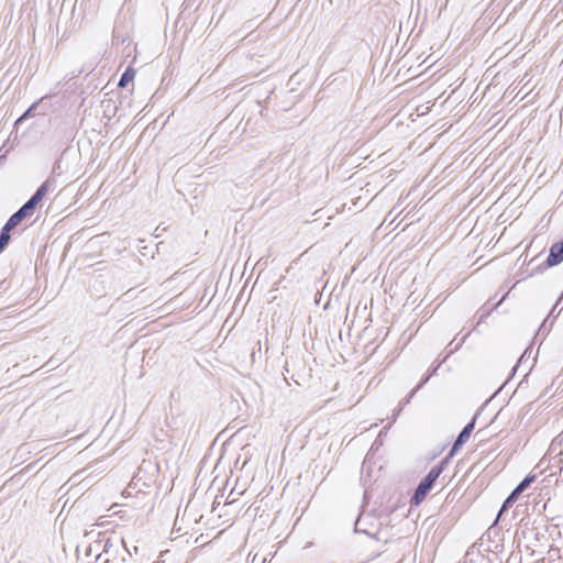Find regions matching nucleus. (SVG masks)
I'll use <instances>...</instances> for the list:
<instances>
[{
	"label": "nucleus",
	"mask_w": 563,
	"mask_h": 563,
	"mask_svg": "<svg viewBox=\"0 0 563 563\" xmlns=\"http://www.w3.org/2000/svg\"><path fill=\"white\" fill-rule=\"evenodd\" d=\"M448 462V459H443L439 464L434 465L424 476V478L418 484L410 499V504L412 506H419L424 500L426 496L433 488L437 479L443 473Z\"/></svg>",
	"instance_id": "1"
},
{
	"label": "nucleus",
	"mask_w": 563,
	"mask_h": 563,
	"mask_svg": "<svg viewBox=\"0 0 563 563\" xmlns=\"http://www.w3.org/2000/svg\"><path fill=\"white\" fill-rule=\"evenodd\" d=\"M51 186V179H46L33 194V196L21 207L31 217L36 206L43 200Z\"/></svg>",
	"instance_id": "2"
},
{
	"label": "nucleus",
	"mask_w": 563,
	"mask_h": 563,
	"mask_svg": "<svg viewBox=\"0 0 563 563\" xmlns=\"http://www.w3.org/2000/svg\"><path fill=\"white\" fill-rule=\"evenodd\" d=\"M476 417H474L459 433L455 439L448 456L445 459L450 460L461 448L462 445L470 439L471 433L475 428Z\"/></svg>",
	"instance_id": "3"
},
{
	"label": "nucleus",
	"mask_w": 563,
	"mask_h": 563,
	"mask_svg": "<svg viewBox=\"0 0 563 563\" xmlns=\"http://www.w3.org/2000/svg\"><path fill=\"white\" fill-rule=\"evenodd\" d=\"M563 261V241L554 243L550 247V253L545 260V267H552L560 264Z\"/></svg>",
	"instance_id": "4"
},
{
	"label": "nucleus",
	"mask_w": 563,
	"mask_h": 563,
	"mask_svg": "<svg viewBox=\"0 0 563 563\" xmlns=\"http://www.w3.org/2000/svg\"><path fill=\"white\" fill-rule=\"evenodd\" d=\"M148 487L150 485H147L145 482H142V479L136 475L131 479L128 487L124 489V494L126 497L136 496L139 493H145L144 488Z\"/></svg>",
	"instance_id": "5"
},
{
	"label": "nucleus",
	"mask_w": 563,
	"mask_h": 563,
	"mask_svg": "<svg viewBox=\"0 0 563 563\" xmlns=\"http://www.w3.org/2000/svg\"><path fill=\"white\" fill-rule=\"evenodd\" d=\"M26 217H30L27 212H25L24 209L20 208L18 211H15L5 222L10 228L14 229L18 224L21 223L22 220H24Z\"/></svg>",
	"instance_id": "6"
},
{
	"label": "nucleus",
	"mask_w": 563,
	"mask_h": 563,
	"mask_svg": "<svg viewBox=\"0 0 563 563\" xmlns=\"http://www.w3.org/2000/svg\"><path fill=\"white\" fill-rule=\"evenodd\" d=\"M430 378V375L423 377L420 383L408 394V396L406 398H404L400 402H399V408H398V412L402 410V408L408 405L411 400V398L415 396V394L429 380Z\"/></svg>",
	"instance_id": "7"
},
{
	"label": "nucleus",
	"mask_w": 563,
	"mask_h": 563,
	"mask_svg": "<svg viewBox=\"0 0 563 563\" xmlns=\"http://www.w3.org/2000/svg\"><path fill=\"white\" fill-rule=\"evenodd\" d=\"M520 494L517 493L515 489L508 495V497L505 499V501L501 505V508L498 512V518L501 516L503 512L507 511L509 508L512 507V505L517 501Z\"/></svg>",
	"instance_id": "8"
},
{
	"label": "nucleus",
	"mask_w": 563,
	"mask_h": 563,
	"mask_svg": "<svg viewBox=\"0 0 563 563\" xmlns=\"http://www.w3.org/2000/svg\"><path fill=\"white\" fill-rule=\"evenodd\" d=\"M135 73V69L129 66L121 75L118 86L120 88L126 87L128 84L134 79Z\"/></svg>",
	"instance_id": "9"
},
{
	"label": "nucleus",
	"mask_w": 563,
	"mask_h": 563,
	"mask_svg": "<svg viewBox=\"0 0 563 563\" xmlns=\"http://www.w3.org/2000/svg\"><path fill=\"white\" fill-rule=\"evenodd\" d=\"M536 481V475H527L516 487L515 490L520 495Z\"/></svg>",
	"instance_id": "10"
},
{
	"label": "nucleus",
	"mask_w": 563,
	"mask_h": 563,
	"mask_svg": "<svg viewBox=\"0 0 563 563\" xmlns=\"http://www.w3.org/2000/svg\"><path fill=\"white\" fill-rule=\"evenodd\" d=\"M12 228H10L8 224H4L0 231V240H3L9 243L10 241V231Z\"/></svg>",
	"instance_id": "11"
},
{
	"label": "nucleus",
	"mask_w": 563,
	"mask_h": 563,
	"mask_svg": "<svg viewBox=\"0 0 563 563\" xmlns=\"http://www.w3.org/2000/svg\"><path fill=\"white\" fill-rule=\"evenodd\" d=\"M37 106V102H34L18 120H16V123L21 122L22 120H24L26 117H29L31 114V112L36 108Z\"/></svg>",
	"instance_id": "12"
},
{
	"label": "nucleus",
	"mask_w": 563,
	"mask_h": 563,
	"mask_svg": "<svg viewBox=\"0 0 563 563\" xmlns=\"http://www.w3.org/2000/svg\"><path fill=\"white\" fill-rule=\"evenodd\" d=\"M111 547H112V540L111 539H107V541L104 542L102 552L103 553H108Z\"/></svg>",
	"instance_id": "13"
},
{
	"label": "nucleus",
	"mask_w": 563,
	"mask_h": 563,
	"mask_svg": "<svg viewBox=\"0 0 563 563\" xmlns=\"http://www.w3.org/2000/svg\"><path fill=\"white\" fill-rule=\"evenodd\" d=\"M7 245H8V242L0 240V253L5 249Z\"/></svg>",
	"instance_id": "14"
},
{
	"label": "nucleus",
	"mask_w": 563,
	"mask_h": 563,
	"mask_svg": "<svg viewBox=\"0 0 563 563\" xmlns=\"http://www.w3.org/2000/svg\"><path fill=\"white\" fill-rule=\"evenodd\" d=\"M7 245H8V242L0 240V253L5 249Z\"/></svg>",
	"instance_id": "15"
},
{
	"label": "nucleus",
	"mask_w": 563,
	"mask_h": 563,
	"mask_svg": "<svg viewBox=\"0 0 563 563\" xmlns=\"http://www.w3.org/2000/svg\"><path fill=\"white\" fill-rule=\"evenodd\" d=\"M7 245H8V242L0 240V253L5 249Z\"/></svg>",
	"instance_id": "16"
},
{
	"label": "nucleus",
	"mask_w": 563,
	"mask_h": 563,
	"mask_svg": "<svg viewBox=\"0 0 563 563\" xmlns=\"http://www.w3.org/2000/svg\"><path fill=\"white\" fill-rule=\"evenodd\" d=\"M7 245H8V242L0 240V253L5 249Z\"/></svg>",
	"instance_id": "17"
},
{
	"label": "nucleus",
	"mask_w": 563,
	"mask_h": 563,
	"mask_svg": "<svg viewBox=\"0 0 563 563\" xmlns=\"http://www.w3.org/2000/svg\"><path fill=\"white\" fill-rule=\"evenodd\" d=\"M465 338H466V335L463 339H461V341L455 345L454 350H456L461 346V344L464 342Z\"/></svg>",
	"instance_id": "18"
},
{
	"label": "nucleus",
	"mask_w": 563,
	"mask_h": 563,
	"mask_svg": "<svg viewBox=\"0 0 563 563\" xmlns=\"http://www.w3.org/2000/svg\"><path fill=\"white\" fill-rule=\"evenodd\" d=\"M504 298H505V297H503V298H501V299L496 303L495 308H496L497 306L501 305V301L504 300Z\"/></svg>",
	"instance_id": "19"
},
{
	"label": "nucleus",
	"mask_w": 563,
	"mask_h": 563,
	"mask_svg": "<svg viewBox=\"0 0 563 563\" xmlns=\"http://www.w3.org/2000/svg\"><path fill=\"white\" fill-rule=\"evenodd\" d=\"M357 523H358V521H356V523H355V531H360L357 528Z\"/></svg>",
	"instance_id": "20"
}]
</instances>
